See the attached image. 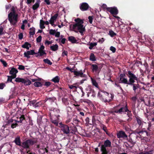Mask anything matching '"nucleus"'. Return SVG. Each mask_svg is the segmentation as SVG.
Listing matches in <instances>:
<instances>
[{"label":"nucleus","mask_w":154,"mask_h":154,"mask_svg":"<svg viewBox=\"0 0 154 154\" xmlns=\"http://www.w3.org/2000/svg\"><path fill=\"white\" fill-rule=\"evenodd\" d=\"M18 69L20 70H24L25 69V67L24 66L22 65H19Z\"/></svg>","instance_id":"obj_63"},{"label":"nucleus","mask_w":154,"mask_h":154,"mask_svg":"<svg viewBox=\"0 0 154 154\" xmlns=\"http://www.w3.org/2000/svg\"><path fill=\"white\" fill-rule=\"evenodd\" d=\"M126 144H125V146L128 149V148H130L131 149H132L133 147L134 146V145H133V144H131L132 145H130L128 143H126Z\"/></svg>","instance_id":"obj_53"},{"label":"nucleus","mask_w":154,"mask_h":154,"mask_svg":"<svg viewBox=\"0 0 154 154\" xmlns=\"http://www.w3.org/2000/svg\"><path fill=\"white\" fill-rule=\"evenodd\" d=\"M15 81L17 82H21L25 85H30L31 83V81L28 79H25L23 78L17 77L15 78Z\"/></svg>","instance_id":"obj_9"},{"label":"nucleus","mask_w":154,"mask_h":154,"mask_svg":"<svg viewBox=\"0 0 154 154\" xmlns=\"http://www.w3.org/2000/svg\"><path fill=\"white\" fill-rule=\"evenodd\" d=\"M37 100H33L29 101V105L30 106H32L34 108L35 107V104Z\"/></svg>","instance_id":"obj_34"},{"label":"nucleus","mask_w":154,"mask_h":154,"mask_svg":"<svg viewBox=\"0 0 154 154\" xmlns=\"http://www.w3.org/2000/svg\"><path fill=\"white\" fill-rule=\"evenodd\" d=\"M34 85L35 87H40L42 86V83L40 82H35L34 83Z\"/></svg>","instance_id":"obj_42"},{"label":"nucleus","mask_w":154,"mask_h":154,"mask_svg":"<svg viewBox=\"0 0 154 154\" xmlns=\"http://www.w3.org/2000/svg\"><path fill=\"white\" fill-rule=\"evenodd\" d=\"M42 37L41 35H40L36 38V41L37 43L41 42L42 41Z\"/></svg>","instance_id":"obj_58"},{"label":"nucleus","mask_w":154,"mask_h":154,"mask_svg":"<svg viewBox=\"0 0 154 154\" xmlns=\"http://www.w3.org/2000/svg\"><path fill=\"white\" fill-rule=\"evenodd\" d=\"M14 120L12 119H11L8 120L7 122H5V125H7L8 126L10 125L13 122Z\"/></svg>","instance_id":"obj_39"},{"label":"nucleus","mask_w":154,"mask_h":154,"mask_svg":"<svg viewBox=\"0 0 154 154\" xmlns=\"http://www.w3.org/2000/svg\"><path fill=\"white\" fill-rule=\"evenodd\" d=\"M59 80L60 78L57 76H56L51 80V81L55 83H57L59 82Z\"/></svg>","instance_id":"obj_40"},{"label":"nucleus","mask_w":154,"mask_h":154,"mask_svg":"<svg viewBox=\"0 0 154 154\" xmlns=\"http://www.w3.org/2000/svg\"><path fill=\"white\" fill-rule=\"evenodd\" d=\"M37 53H35L34 51L33 50L30 51H27V52H25L24 53V56L26 57L28 59L30 58L29 55H33L35 54H37Z\"/></svg>","instance_id":"obj_17"},{"label":"nucleus","mask_w":154,"mask_h":154,"mask_svg":"<svg viewBox=\"0 0 154 154\" xmlns=\"http://www.w3.org/2000/svg\"><path fill=\"white\" fill-rule=\"evenodd\" d=\"M74 73L75 75L76 76H80L81 77H86V75L84 74L82 71L81 70L80 71H74Z\"/></svg>","instance_id":"obj_21"},{"label":"nucleus","mask_w":154,"mask_h":154,"mask_svg":"<svg viewBox=\"0 0 154 154\" xmlns=\"http://www.w3.org/2000/svg\"><path fill=\"white\" fill-rule=\"evenodd\" d=\"M95 117V116H92L91 123L93 124V125L96 124V119Z\"/></svg>","instance_id":"obj_49"},{"label":"nucleus","mask_w":154,"mask_h":154,"mask_svg":"<svg viewBox=\"0 0 154 154\" xmlns=\"http://www.w3.org/2000/svg\"><path fill=\"white\" fill-rule=\"evenodd\" d=\"M45 100H46V101L49 100L50 102H52L54 101L55 98L54 97L46 98L45 99Z\"/></svg>","instance_id":"obj_51"},{"label":"nucleus","mask_w":154,"mask_h":154,"mask_svg":"<svg viewBox=\"0 0 154 154\" xmlns=\"http://www.w3.org/2000/svg\"><path fill=\"white\" fill-rule=\"evenodd\" d=\"M91 79L93 85L95 86L96 88H99V86L96 80L93 79L92 78H91Z\"/></svg>","instance_id":"obj_32"},{"label":"nucleus","mask_w":154,"mask_h":154,"mask_svg":"<svg viewBox=\"0 0 154 154\" xmlns=\"http://www.w3.org/2000/svg\"><path fill=\"white\" fill-rule=\"evenodd\" d=\"M106 11L110 12L113 16L116 15L118 14V10L116 7H106Z\"/></svg>","instance_id":"obj_14"},{"label":"nucleus","mask_w":154,"mask_h":154,"mask_svg":"<svg viewBox=\"0 0 154 154\" xmlns=\"http://www.w3.org/2000/svg\"><path fill=\"white\" fill-rule=\"evenodd\" d=\"M25 116H26V114L25 115L24 114H22L20 116L19 118V121H18L16 120H14V121L15 122H18V123H22L23 120H25L26 118L25 117Z\"/></svg>","instance_id":"obj_26"},{"label":"nucleus","mask_w":154,"mask_h":154,"mask_svg":"<svg viewBox=\"0 0 154 154\" xmlns=\"http://www.w3.org/2000/svg\"><path fill=\"white\" fill-rule=\"evenodd\" d=\"M59 110L57 109L54 108L53 110H51L50 112L49 116L51 118H54V116L56 118H59L60 116L59 115Z\"/></svg>","instance_id":"obj_13"},{"label":"nucleus","mask_w":154,"mask_h":154,"mask_svg":"<svg viewBox=\"0 0 154 154\" xmlns=\"http://www.w3.org/2000/svg\"><path fill=\"white\" fill-rule=\"evenodd\" d=\"M37 122L40 125H41L44 128L46 127L48 124V122L47 119H42V117H41L40 119H37Z\"/></svg>","instance_id":"obj_11"},{"label":"nucleus","mask_w":154,"mask_h":154,"mask_svg":"<svg viewBox=\"0 0 154 154\" xmlns=\"http://www.w3.org/2000/svg\"><path fill=\"white\" fill-rule=\"evenodd\" d=\"M58 15V14H56L53 16L51 17L50 20V23L52 26L54 25V21L56 20Z\"/></svg>","instance_id":"obj_22"},{"label":"nucleus","mask_w":154,"mask_h":154,"mask_svg":"<svg viewBox=\"0 0 154 154\" xmlns=\"http://www.w3.org/2000/svg\"><path fill=\"white\" fill-rule=\"evenodd\" d=\"M109 34L111 37H113L116 35V33L114 32L112 30H111L109 31Z\"/></svg>","instance_id":"obj_48"},{"label":"nucleus","mask_w":154,"mask_h":154,"mask_svg":"<svg viewBox=\"0 0 154 154\" xmlns=\"http://www.w3.org/2000/svg\"><path fill=\"white\" fill-rule=\"evenodd\" d=\"M117 136L118 138H122L124 139H128V136L125 132L123 131H119L117 133Z\"/></svg>","instance_id":"obj_16"},{"label":"nucleus","mask_w":154,"mask_h":154,"mask_svg":"<svg viewBox=\"0 0 154 154\" xmlns=\"http://www.w3.org/2000/svg\"><path fill=\"white\" fill-rule=\"evenodd\" d=\"M105 95L106 96V97L108 98H107L108 99H109L111 100V101L113 99L114 97V94L112 93L109 94H109H106Z\"/></svg>","instance_id":"obj_33"},{"label":"nucleus","mask_w":154,"mask_h":154,"mask_svg":"<svg viewBox=\"0 0 154 154\" xmlns=\"http://www.w3.org/2000/svg\"><path fill=\"white\" fill-rule=\"evenodd\" d=\"M129 140L128 142L131 143V144L134 145L136 143V140L138 136L134 133H131L129 136Z\"/></svg>","instance_id":"obj_12"},{"label":"nucleus","mask_w":154,"mask_h":154,"mask_svg":"<svg viewBox=\"0 0 154 154\" xmlns=\"http://www.w3.org/2000/svg\"><path fill=\"white\" fill-rule=\"evenodd\" d=\"M50 119L51 122L54 124L56 126H58L59 123V118H56V119H54V118H50Z\"/></svg>","instance_id":"obj_24"},{"label":"nucleus","mask_w":154,"mask_h":154,"mask_svg":"<svg viewBox=\"0 0 154 154\" xmlns=\"http://www.w3.org/2000/svg\"><path fill=\"white\" fill-rule=\"evenodd\" d=\"M30 31L29 32V34L30 35H33L35 34V29L34 27L30 28L29 29Z\"/></svg>","instance_id":"obj_38"},{"label":"nucleus","mask_w":154,"mask_h":154,"mask_svg":"<svg viewBox=\"0 0 154 154\" xmlns=\"http://www.w3.org/2000/svg\"><path fill=\"white\" fill-rule=\"evenodd\" d=\"M153 150L152 149L148 151H145V154H152Z\"/></svg>","instance_id":"obj_62"},{"label":"nucleus","mask_w":154,"mask_h":154,"mask_svg":"<svg viewBox=\"0 0 154 154\" xmlns=\"http://www.w3.org/2000/svg\"><path fill=\"white\" fill-rule=\"evenodd\" d=\"M86 122L85 125L86 126H89V125H92L93 124L91 122H90V119L88 117H87L85 119Z\"/></svg>","instance_id":"obj_41"},{"label":"nucleus","mask_w":154,"mask_h":154,"mask_svg":"<svg viewBox=\"0 0 154 154\" xmlns=\"http://www.w3.org/2000/svg\"><path fill=\"white\" fill-rule=\"evenodd\" d=\"M111 142L109 140L107 139L105 140L103 144H102L101 146L100 151L101 154H108L109 150L108 148L111 147Z\"/></svg>","instance_id":"obj_4"},{"label":"nucleus","mask_w":154,"mask_h":154,"mask_svg":"<svg viewBox=\"0 0 154 154\" xmlns=\"http://www.w3.org/2000/svg\"><path fill=\"white\" fill-rule=\"evenodd\" d=\"M56 33L55 30L51 29L49 31V34L51 35H54Z\"/></svg>","instance_id":"obj_56"},{"label":"nucleus","mask_w":154,"mask_h":154,"mask_svg":"<svg viewBox=\"0 0 154 154\" xmlns=\"http://www.w3.org/2000/svg\"><path fill=\"white\" fill-rule=\"evenodd\" d=\"M90 65L91 66V69L92 72L94 73L97 75H98L103 67V66H98L96 64H91Z\"/></svg>","instance_id":"obj_6"},{"label":"nucleus","mask_w":154,"mask_h":154,"mask_svg":"<svg viewBox=\"0 0 154 154\" xmlns=\"http://www.w3.org/2000/svg\"><path fill=\"white\" fill-rule=\"evenodd\" d=\"M89 59L90 60L92 61H95L96 60L95 57L93 53H91V54Z\"/></svg>","instance_id":"obj_35"},{"label":"nucleus","mask_w":154,"mask_h":154,"mask_svg":"<svg viewBox=\"0 0 154 154\" xmlns=\"http://www.w3.org/2000/svg\"><path fill=\"white\" fill-rule=\"evenodd\" d=\"M22 47L24 48H26L27 50L29 49V47H31V45L28 42H26L22 45Z\"/></svg>","instance_id":"obj_28"},{"label":"nucleus","mask_w":154,"mask_h":154,"mask_svg":"<svg viewBox=\"0 0 154 154\" xmlns=\"http://www.w3.org/2000/svg\"><path fill=\"white\" fill-rule=\"evenodd\" d=\"M45 47L43 45H42L40 47L38 53L39 54V55L36 56V57H38V55L40 56H42L46 54V53L44 50Z\"/></svg>","instance_id":"obj_18"},{"label":"nucleus","mask_w":154,"mask_h":154,"mask_svg":"<svg viewBox=\"0 0 154 154\" xmlns=\"http://www.w3.org/2000/svg\"><path fill=\"white\" fill-rule=\"evenodd\" d=\"M110 50L112 51L113 53H115L116 50V49L114 47L111 46L110 48Z\"/></svg>","instance_id":"obj_55"},{"label":"nucleus","mask_w":154,"mask_h":154,"mask_svg":"<svg viewBox=\"0 0 154 154\" xmlns=\"http://www.w3.org/2000/svg\"><path fill=\"white\" fill-rule=\"evenodd\" d=\"M113 112L119 114H122V113L127 112L126 114L128 117H132V116L131 111L129 110L128 108L127 104L125 106L119 104L114 107Z\"/></svg>","instance_id":"obj_1"},{"label":"nucleus","mask_w":154,"mask_h":154,"mask_svg":"<svg viewBox=\"0 0 154 154\" xmlns=\"http://www.w3.org/2000/svg\"><path fill=\"white\" fill-rule=\"evenodd\" d=\"M59 124V127L63 134H67L70 133V130L69 126L63 124L62 122L60 123Z\"/></svg>","instance_id":"obj_7"},{"label":"nucleus","mask_w":154,"mask_h":154,"mask_svg":"<svg viewBox=\"0 0 154 154\" xmlns=\"http://www.w3.org/2000/svg\"><path fill=\"white\" fill-rule=\"evenodd\" d=\"M42 104V102L40 101L39 102H36V103L35 104V108H37L39 107H40Z\"/></svg>","instance_id":"obj_50"},{"label":"nucleus","mask_w":154,"mask_h":154,"mask_svg":"<svg viewBox=\"0 0 154 154\" xmlns=\"http://www.w3.org/2000/svg\"><path fill=\"white\" fill-rule=\"evenodd\" d=\"M41 2L40 0H36V2L32 7V8L34 10H36L39 6L40 3Z\"/></svg>","instance_id":"obj_25"},{"label":"nucleus","mask_w":154,"mask_h":154,"mask_svg":"<svg viewBox=\"0 0 154 154\" xmlns=\"http://www.w3.org/2000/svg\"><path fill=\"white\" fill-rule=\"evenodd\" d=\"M44 22V21L43 20H40V26L41 29H43L45 28Z\"/></svg>","instance_id":"obj_43"},{"label":"nucleus","mask_w":154,"mask_h":154,"mask_svg":"<svg viewBox=\"0 0 154 154\" xmlns=\"http://www.w3.org/2000/svg\"><path fill=\"white\" fill-rule=\"evenodd\" d=\"M51 84V83L49 82H46L45 84L44 85L46 86L47 87L49 86Z\"/></svg>","instance_id":"obj_61"},{"label":"nucleus","mask_w":154,"mask_h":154,"mask_svg":"<svg viewBox=\"0 0 154 154\" xmlns=\"http://www.w3.org/2000/svg\"><path fill=\"white\" fill-rule=\"evenodd\" d=\"M18 37L21 40L23 38V34L22 33H20L18 35Z\"/></svg>","instance_id":"obj_64"},{"label":"nucleus","mask_w":154,"mask_h":154,"mask_svg":"<svg viewBox=\"0 0 154 154\" xmlns=\"http://www.w3.org/2000/svg\"><path fill=\"white\" fill-rule=\"evenodd\" d=\"M136 119L137 122L140 126L143 125V122L140 117L138 116L136 117Z\"/></svg>","instance_id":"obj_30"},{"label":"nucleus","mask_w":154,"mask_h":154,"mask_svg":"<svg viewBox=\"0 0 154 154\" xmlns=\"http://www.w3.org/2000/svg\"><path fill=\"white\" fill-rule=\"evenodd\" d=\"M14 141L17 145L21 146L22 144L21 143L20 138L19 137H16Z\"/></svg>","instance_id":"obj_27"},{"label":"nucleus","mask_w":154,"mask_h":154,"mask_svg":"<svg viewBox=\"0 0 154 154\" xmlns=\"http://www.w3.org/2000/svg\"><path fill=\"white\" fill-rule=\"evenodd\" d=\"M43 61L45 63L49 65H51L52 64V62L47 58L44 59Z\"/></svg>","instance_id":"obj_44"},{"label":"nucleus","mask_w":154,"mask_h":154,"mask_svg":"<svg viewBox=\"0 0 154 154\" xmlns=\"http://www.w3.org/2000/svg\"><path fill=\"white\" fill-rule=\"evenodd\" d=\"M93 89L92 88V86L91 85H89L86 88L85 90L86 91H92Z\"/></svg>","instance_id":"obj_54"},{"label":"nucleus","mask_w":154,"mask_h":154,"mask_svg":"<svg viewBox=\"0 0 154 154\" xmlns=\"http://www.w3.org/2000/svg\"><path fill=\"white\" fill-rule=\"evenodd\" d=\"M101 127L102 129L106 132V134L107 135H109V133L107 131V127L105 125L103 124H101Z\"/></svg>","instance_id":"obj_37"},{"label":"nucleus","mask_w":154,"mask_h":154,"mask_svg":"<svg viewBox=\"0 0 154 154\" xmlns=\"http://www.w3.org/2000/svg\"><path fill=\"white\" fill-rule=\"evenodd\" d=\"M97 45V42H94V43H91L90 44V46L89 47V48L91 50L93 49V48Z\"/></svg>","instance_id":"obj_46"},{"label":"nucleus","mask_w":154,"mask_h":154,"mask_svg":"<svg viewBox=\"0 0 154 154\" xmlns=\"http://www.w3.org/2000/svg\"><path fill=\"white\" fill-rule=\"evenodd\" d=\"M11 70L9 71V74L12 75L13 76H15L16 77L17 76V73H18V71L14 67H10Z\"/></svg>","instance_id":"obj_20"},{"label":"nucleus","mask_w":154,"mask_h":154,"mask_svg":"<svg viewBox=\"0 0 154 154\" xmlns=\"http://www.w3.org/2000/svg\"><path fill=\"white\" fill-rule=\"evenodd\" d=\"M76 23L73 25L72 30L75 32H78L75 30L76 29L78 30L81 35H82L83 33L85 31V26L83 25L84 20L79 18H77L75 20Z\"/></svg>","instance_id":"obj_2"},{"label":"nucleus","mask_w":154,"mask_h":154,"mask_svg":"<svg viewBox=\"0 0 154 154\" xmlns=\"http://www.w3.org/2000/svg\"><path fill=\"white\" fill-rule=\"evenodd\" d=\"M125 74H121L119 76V83L127 84L129 85V81L128 79L125 78Z\"/></svg>","instance_id":"obj_10"},{"label":"nucleus","mask_w":154,"mask_h":154,"mask_svg":"<svg viewBox=\"0 0 154 154\" xmlns=\"http://www.w3.org/2000/svg\"><path fill=\"white\" fill-rule=\"evenodd\" d=\"M106 96V95L101 96L100 97V99L103 102L105 103H109L111 102V100L108 99V98Z\"/></svg>","instance_id":"obj_23"},{"label":"nucleus","mask_w":154,"mask_h":154,"mask_svg":"<svg viewBox=\"0 0 154 154\" xmlns=\"http://www.w3.org/2000/svg\"><path fill=\"white\" fill-rule=\"evenodd\" d=\"M132 86L133 90L134 91V93L138 94L139 92V91L140 90V86L138 83V82H137V84H132L129 85Z\"/></svg>","instance_id":"obj_15"},{"label":"nucleus","mask_w":154,"mask_h":154,"mask_svg":"<svg viewBox=\"0 0 154 154\" xmlns=\"http://www.w3.org/2000/svg\"><path fill=\"white\" fill-rule=\"evenodd\" d=\"M126 74L129 78L128 81L129 85L134 83L135 80L137 81V82H138V78L131 71H128L126 73Z\"/></svg>","instance_id":"obj_5"},{"label":"nucleus","mask_w":154,"mask_h":154,"mask_svg":"<svg viewBox=\"0 0 154 154\" xmlns=\"http://www.w3.org/2000/svg\"><path fill=\"white\" fill-rule=\"evenodd\" d=\"M77 84V83H75L73 84L72 85H69V87L70 89L75 88V89H76L77 88H78V86L77 87L75 85H76Z\"/></svg>","instance_id":"obj_47"},{"label":"nucleus","mask_w":154,"mask_h":154,"mask_svg":"<svg viewBox=\"0 0 154 154\" xmlns=\"http://www.w3.org/2000/svg\"><path fill=\"white\" fill-rule=\"evenodd\" d=\"M11 10L12 12L8 14V20L11 24L15 26L18 21V15L16 14V11L14 7H12Z\"/></svg>","instance_id":"obj_3"},{"label":"nucleus","mask_w":154,"mask_h":154,"mask_svg":"<svg viewBox=\"0 0 154 154\" xmlns=\"http://www.w3.org/2000/svg\"><path fill=\"white\" fill-rule=\"evenodd\" d=\"M13 123L11 125V128H12L14 129L18 126V122H16L14 121Z\"/></svg>","instance_id":"obj_45"},{"label":"nucleus","mask_w":154,"mask_h":154,"mask_svg":"<svg viewBox=\"0 0 154 154\" xmlns=\"http://www.w3.org/2000/svg\"><path fill=\"white\" fill-rule=\"evenodd\" d=\"M89 21L90 23L92 24V23L93 17V16H89L88 17Z\"/></svg>","instance_id":"obj_59"},{"label":"nucleus","mask_w":154,"mask_h":154,"mask_svg":"<svg viewBox=\"0 0 154 154\" xmlns=\"http://www.w3.org/2000/svg\"><path fill=\"white\" fill-rule=\"evenodd\" d=\"M89 7V5L86 3H82L80 6V9L83 11L87 10Z\"/></svg>","instance_id":"obj_19"},{"label":"nucleus","mask_w":154,"mask_h":154,"mask_svg":"<svg viewBox=\"0 0 154 154\" xmlns=\"http://www.w3.org/2000/svg\"><path fill=\"white\" fill-rule=\"evenodd\" d=\"M8 79L6 82H12V80L13 79L16 78L15 76H13L12 75H8L7 76Z\"/></svg>","instance_id":"obj_36"},{"label":"nucleus","mask_w":154,"mask_h":154,"mask_svg":"<svg viewBox=\"0 0 154 154\" xmlns=\"http://www.w3.org/2000/svg\"><path fill=\"white\" fill-rule=\"evenodd\" d=\"M91 96L93 97H94L95 96L96 94L95 92L94 89H93L92 91H91Z\"/></svg>","instance_id":"obj_60"},{"label":"nucleus","mask_w":154,"mask_h":154,"mask_svg":"<svg viewBox=\"0 0 154 154\" xmlns=\"http://www.w3.org/2000/svg\"><path fill=\"white\" fill-rule=\"evenodd\" d=\"M50 48L51 50L54 51H55L58 49V46L57 44L53 45L50 46Z\"/></svg>","instance_id":"obj_31"},{"label":"nucleus","mask_w":154,"mask_h":154,"mask_svg":"<svg viewBox=\"0 0 154 154\" xmlns=\"http://www.w3.org/2000/svg\"><path fill=\"white\" fill-rule=\"evenodd\" d=\"M68 40L72 43H77V40L75 37L73 36H70L68 37Z\"/></svg>","instance_id":"obj_29"},{"label":"nucleus","mask_w":154,"mask_h":154,"mask_svg":"<svg viewBox=\"0 0 154 154\" xmlns=\"http://www.w3.org/2000/svg\"><path fill=\"white\" fill-rule=\"evenodd\" d=\"M36 143L32 139H28L22 143L21 146L24 149H28L30 145H32Z\"/></svg>","instance_id":"obj_8"},{"label":"nucleus","mask_w":154,"mask_h":154,"mask_svg":"<svg viewBox=\"0 0 154 154\" xmlns=\"http://www.w3.org/2000/svg\"><path fill=\"white\" fill-rule=\"evenodd\" d=\"M5 86L6 85L4 83H0V89H3Z\"/></svg>","instance_id":"obj_57"},{"label":"nucleus","mask_w":154,"mask_h":154,"mask_svg":"<svg viewBox=\"0 0 154 154\" xmlns=\"http://www.w3.org/2000/svg\"><path fill=\"white\" fill-rule=\"evenodd\" d=\"M0 61L5 67H6L7 66V63L5 61L2 59H1L0 60Z\"/></svg>","instance_id":"obj_52"}]
</instances>
